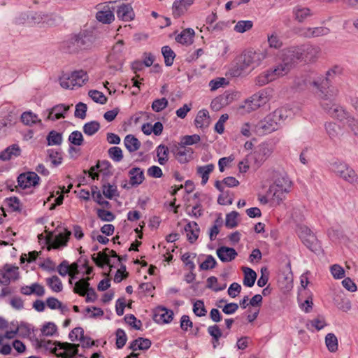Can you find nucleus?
Here are the masks:
<instances>
[{"instance_id":"f257e3e1","label":"nucleus","mask_w":358,"mask_h":358,"mask_svg":"<svg viewBox=\"0 0 358 358\" xmlns=\"http://www.w3.org/2000/svg\"><path fill=\"white\" fill-rule=\"evenodd\" d=\"M336 69L337 67L329 69L326 72L325 76H319L311 83L313 92L320 100V104L329 102L331 104V101H334L338 94V90L332 85Z\"/></svg>"},{"instance_id":"f03ea898","label":"nucleus","mask_w":358,"mask_h":358,"mask_svg":"<svg viewBox=\"0 0 358 358\" xmlns=\"http://www.w3.org/2000/svg\"><path fill=\"white\" fill-rule=\"evenodd\" d=\"M292 115L291 110L287 108H279L266 115L255 125V131L259 135L271 134L276 131Z\"/></svg>"},{"instance_id":"7ed1b4c3","label":"nucleus","mask_w":358,"mask_h":358,"mask_svg":"<svg viewBox=\"0 0 358 358\" xmlns=\"http://www.w3.org/2000/svg\"><path fill=\"white\" fill-rule=\"evenodd\" d=\"M267 57L266 50L245 51L237 59L236 64L231 69V74L238 77L243 74L248 69H254L259 66Z\"/></svg>"},{"instance_id":"20e7f679","label":"nucleus","mask_w":358,"mask_h":358,"mask_svg":"<svg viewBox=\"0 0 358 358\" xmlns=\"http://www.w3.org/2000/svg\"><path fill=\"white\" fill-rule=\"evenodd\" d=\"M94 36L86 31H80L78 34H72L64 41L62 45L64 52L70 54L78 53L82 50L91 49L94 46Z\"/></svg>"},{"instance_id":"39448f33","label":"nucleus","mask_w":358,"mask_h":358,"mask_svg":"<svg viewBox=\"0 0 358 358\" xmlns=\"http://www.w3.org/2000/svg\"><path fill=\"white\" fill-rule=\"evenodd\" d=\"M302 61V50L299 47H291L284 50L281 57V62L275 67L284 76L287 74L299 62Z\"/></svg>"},{"instance_id":"423d86ee","label":"nucleus","mask_w":358,"mask_h":358,"mask_svg":"<svg viewBox=\"0 0 358 358\" xmlns=\"http://www.w3.org/2000/svg\"><path fill=\"white\" fill-rule=\"evenodd\" d=\"M329 169L345 182L354 186L358 185V175L347 163L338 159L332 161L329 164Z\"/></svg>"},{"instance_id":"0eeeda50","label":"nucleus","mask_w":358,"mask_h":358,"mask_svg":"<svg viewBox=\"0 0 358 358\" xmlns=\"http://www.w3.org/2000/svg\"><path fill=\"white\" fill-rule=\"evenodd\" d=\"M297 233L303 243L312 252L317 253L321 250V245L317 237L306 226H300Z\"/></svg>"},{"instance_id":"6e6552de","label":"nucleus","mask_w":358,"mask_h":358,"mask_svg":"<svg viewBox=\"0 0 358 358\" xmlns=\"http://www.w3.org/2000/svg\"><path fill=\"white\" fill-rule=\"evenodd\" d=\"M90 278H83L75 283L73 292L80 296H86V302H94L96 299V294L89 283Z\"/></svg>"},{"instance_id":"1a4fd4ad","label":"nucleus","mask_w":358,"mask_h":358,"mask_svg":"<svg viewBox=\"0 0 358 358\" xmlns=\"http://www.w3.org/2000/svg\"><path fill=\"white\" fill-rule=\"evenodd\" d=\"M87 80V73L83 71H74L67 78L62 77L60 80V85L64 89H73L76 87H81Z\"/></svg>"},{"instance_id":"9d476101","label":"nucleus","mask_w":358,"mask_h":358,"mask_svg":"<svg viewBox=\"0 0 358 358\" xmlns=\"http://www.w3.org/2000/svg\"><path fill=\"white\" fill-rule=\"evenodd\" d=\"M321 106L331 117L336 118L339 121L345 120L348 125L349 119L355 118L349 115L348 113L346 112L343 107L335 104L334 101H331V104H329V102L322 103Z\"/></svg>"},{"instance_id":"9b49d317","label":"nucleus","mask_w":358,"mask_h":358,"mask_svg":"<svg viewBox=\"0 0 358 358\" xmlns=\"http://www.w3.org/2000/svg\"><path fill=\"white\" fill-rule=\"evenodd\" d=\"M171 152L173 154L176 159L180 164H187L193 159L194 151L190 148H187L181 145H174Z\"/></svg>"},{"instance_id":"f8f14e48","label":"nucleus","mask_w":358,"mask_h":358,"mask_svg":"<svg viewBox=\"0 0 358 358\" xmlns=\"http://www.w3.org/2000/svg\"><path fill=\"white\" fill-rule=\"evenodd\" d=\"M110 257L117 259L118 255L115 250L108 248H106L103 252H98L96 256L95 254L92 256V259L94 263L101 268H103L104 265H107L110 267L113 266Z\"/></svg>"},{"instance_id":"ddd939ff","label":"nucleus","mask_w":358,"mask_h":358,"mask_svg":"<svg viewBox=\"0 0 358 358\" xmlns=\"http://www.w3.org/2000/svg\"><path fill=\"white\" fill-rule=\"evenodd\" d=\"M268 101V93L262 90L253 94L249 100L245 101V107L249 110H255Z\"/></svg>"},{"instance_id":"4468645a","label":"nucleus","mask_w":358,"mask_h":358,"mask_svg":"<svg viewBox=\"0 0 358 358\" xmlns=\"http://www.w3.org/2000/svg\"><path fill=\"white\" fill-rule=\"evenodd\" d=\"M282 76L278 69L275 66L262 72L257 76L255 79V83L256 85L262 87Z\"/></svg>"},{"instance_id":"2eb2a0df","label":"nucleus","mask_w":358,"mask_h":358,"mask_svg":"<svg viewBox=\"0 0 358 358\" xmlns=\"http://www.w3.org/2000/svg\"><path fill=\"white\" fill-rule=\"evenodd\" d=\"M19 278L18 267L6 264L0 270V284L8 285L11 280H16Z\"/></svg>"},{"instance_id":"dca6fc26","label":"nucleus","mask_w":358,"mask_h":358,"mask_svg":"<svg viewBox=\"0 0 358 358\" xmlns=\"http://www.w3.org/2000/svg\"><path fill=\"white\" fill-rule=\"evenodd\" d=\"M39 180L40 178L35 172L23 173L17 177L18 186L22 189L34 187Z\"/></svg>"},{"instance_id":"f3484780","label":"nucleus","mask_w":358,"mask_h":358,"mask_svg":"<svg viewBox=\"0 0 358 358\" xmlns=\"http://www.w3.org/2000/svg\"><path fill=\"white\" fill-rule=\"evenodd\" d=\"M111 169L112 166L108 161H99L96 166H92L90 169L89 171V175L94 180L98 179L99 173L96 171L102 173L104 176H108L112 174Z\"/></svg>"},{"instance_id":"a211bd4d","label":"nucleus","mask_w":358,"mask_h":358,"mask_svg":"<svg viewBox=\"0 0 358 358\" xmlns=\"http://www.w3.org/2000/svg\"><path fill=\"white\" fill-rule=\"evenodd\" d=\"M117 16L120 20L125 22L131 21L134 19V12L131 3H122L117 6Z\"/></svg>"},{"instance_id":"6ab92c4d","label":"nucleus","mask_w":358,"mask_h":358,"mask_svg":"<svg viewBox=\"0 0 358 358\" xmlns=\"http://www.w3.org/2000/svg\"><path fill=\"white\" fill-rule=\"evenodd\" d=\"M57 346L64 350L63 352L56 354L58 357L71 358L78 354L79 345L58 342Z\"/></svg>"},{"instance_id":"aec40b11","label":"nucleus","mask_w":358,"mask_h":358,"mask_svg":"<svg viewBox=\"0 0 358 358\" xmlns=\"http://www.w3.org/2000/svg\"><path fill=\"white\" fill-rule=\"evenodd\" d=\"M302 50V60L313 62L319 57L320 48L318 46L306 45L299 47Z\"/></svg>"},{"instance_id":"412c9836","label":"nucleus","mask_w":358,"mask_h":358,"mask_svg":"<svg viewBox=\"0 0 358 358\" xmlns=\"http://www.w3.org/2000/svg\"><path fill=\"white\" fill-rule=\"evenodd\" d=\"M194 3V0H175L173 3V15L178 18L183 15Z\"/></svg>"},{"instance_id":"4be33fe9","label":"nucleus","mask_w":358,"mask_h":358,"mask_svg":"<svg viewBox=\"0 0 358 358\" xmlns=\"http://www.w3.org/2000/svg\"><path fill=\"white\" fill-rule=\"evenodd\" d=\"M218 258L222 262H229L234 260L238 255L235 249L227 246H221L216 251Z\"/></svg>"},{"instance_id":"5701e85b","label":"nucleus","mask_w":358,"mask_h":358,"mask_svg":"<svg viewBox=\"0 0 358 358\" xmlns=\"http://www.w3.org/2000/svg\"><path fill=\"white\" fill-rule=\"evenodd\" d=\"M69 109V106L60 103L53 106L48 110V120H57L61 118H64V113H66Z\"/></svg>"},{"instance_id":"b1692460","label":"nucleus","mask_w":358,"mask_h":358,"mask_svg":"<svg viewBox=\"0 0 358 358\" xmlns=\"http://www.w3.org/2000/svg\"><path fill=\"white\" fill-rule=\"evenodd\" d=\"M292 13L294 20L300 23L303 22L308 17L313 15V13L309 8L303 7L301 6L294 7Z\"/></svg>"},{"instance_id":"393cba45","label":"nucleus","mask_w":358,"mask_h":358,"mask_svg":"<svg viewBox=\"0 0 358 358\" xmlns=\"http://www.w3.org/2000/svg\"><path fill=\"white\" fill-rule=\"evenodd\" d=\"M289 190H284V188H280L275 186H270L268 190V196L273 202L279 204L285 197V194Z\"/></svg>"},{"instance_id":"a878e982","label":"nucleus","mask_w":358,"mask_h":358,"mask_svg":"<svg viewBox=\"0 0 358 358\" xmlns=\"http://www.w3.org/2000/svg\"><path fill=\"white\" fill-rule=\"evenodd\" d=\"M185 231L187 234V238L189 243H194L199 234L200 229L196 222H189L185 227Z\"/></svg>"},{"instance_id":"bb28decb","label":"nucleus","mask_w":358,"mask_h":358,"mask_svg":"<svg viewBox=\"0 0 358 358\" xmlns=\"http://www.w3.org/2000/svg\"><path fill=\"white\" fill-rule=\"evenodd\" d=\"M210 123V118L208 111L203 109L198 112L197 115L194 120L195 126L197 128L206 129Z\"/></svg>"},{"instance_id":"cd10ccee","label":"nucleus","mask_w":358,"mask_h":358,"mask_svg":"<svg viewBox=\"0 0 358 358\" xmlns=\"http://www.w3.org/2000/svg\"><path fill=\"white\" fill-rule=\"evenodd\" d=\"M329 29L324 27H317L314 28L308 27L304 29L303 35L307 38H314L326 36L329 34Z\"/></svg>"},{"instance_id":"c85d7f7f","label":"nucleus","mask_w":358,"mask_h":358,"mask_svg":"<svg viewBox=\"0 0 358 358\" xmlns=\"http://www.w3.org/2000/svg\"><path fill=\"white\" fill-rule=\"evenodd\" d=\"M325 130L331 140L338 139L342 135V129L335 122H327L324 125Z\"/></svg>"},{"instance_id":"c756f323","label":"nucleus","mask_w":358,"mask_h":358,"mask_svg":"<svg viewBox=\"0 0 358 358\" xmlns=\"http://www.w3.org/2000/svg\"><path fill=\"white\" fill-rule=\"evenodd\" d=\"M313 80V79L311 78L308 73L301 74L300 76L295 77L293 83V87L297 90H303L307 87L308 85L311 86Z\"/></svg>"},{"instance_id":"7c9ffc66","label":"nucleus","mask_w":358,"mask_h":358,"mask_svg":"<svg viewBox=\"0 0 358 358\" xmlns=\"http://www.w3.org/2000/svg\"><path fill=\"white\" fill-rule=\"evenodd\" d=\"M173 313L166 308H160L155 314L154 319L157 322L169 323L173 320Z\"/></svg>"},{"instance_id":"2f4dec72","label":"nucleus","mask_w":358,"mask_h":358,"mask_svg":"<svg viewBox=\"0 0 358 358\" xmlns=\"http://www.w3.org/2000/svg\"><path fill=\"white\" fill-rule=\"evenodd\" d=\"M21 154V150L18 145L13 144L8 147L0 154V159L3 161L9 160L12 157H18Z\"/></svg>"},{"instance_id":"473e14b6","label":"nucleus","mask_w":358,"mask_h":358,"mask_svg":"<svg viewBox=\"0 0 358 358\" xmlns=\"http://www.w3.org/2000/svg\"><path fill=\"white\" fill-rule=\"evenodd\" d=\"M155 151L158 163L160 165L166 164L169 161V155L170 152L169 148L164 144H160L156 148Z\"/></svg>"},{"instance_id":"72a5a7b5","label":"nucleus","mask_w":358,"mask_h":358,"mask_svg":"<svg viewBox=\"0 0 358 358\" xmlns=\"http://www.w3.org/2000/svg\"><path fill=\"white\" fill-rule=\"evenodd\" d=\"M215 169V166L213 164H209L206 166H198L196 169V173L199 175L202 180H201V185H205L208 179H209V174L213 171Z\"/></svg>"},{"instance_id":"f704fd0d","label":"nucleus","mask_w":358,"mask_h":358,"mask_svg":"<svg viewBox=\"0 0 358 358\" xmlns=\"http://www.w3.org/2000/svg\"><path fill=\"white\" fill-rule=\"evenodd\" d=\"M208 333L212 337V343L213 348H216L220 344V338L222 336V331L218 325L214 324L208 327Z\"/></svg>"},{"instance_id":"c9c22d12","label":"nucleus","mask_w":358,"mask_h":358,"mask_svg":"<svg viewBox=\"0 0 358 358\" xmlns=\"http://www.w3.org/2000/svg\"><path fill=\"white\" fill-rule=\"evenodd\" d=\"M243 285L249 287H252L257 278V273L255 271L248 267L243 268Z\"/></svg>"},{"instance_id":"e433bc0d","label":"nucleus","mask_w":358,"mask_h":358,"mask_svg":"<svg viewBox=\"0 0 358 358\" xmlns=\"http://www.w3.org/2000/svg\"><path fill=\"white\" fill-rule=\"evenodd\" d=\"M194 36V31L192 29H186L178 35L176 38L177 42L182 44H189L192 42Z\"/></svg>"},{"instance_id":"4c0bfd02","label":"nucleus","mask_w":358,"mask_h":358,"mask_svg":"<svg viewBox=\"0 0 358 358\" xmlns=\"http://www.w3.org/2000/svg\"><path fill=\"white\" fill-rule=\"evenodd\" d=\"M271 186L284 188V190H289L291 187V181L286 176L276 174L274 176V182Z\"/></svg>"},{"instance_id":"58836bf2","label":"nucleus","mask_w":358,"mask_h":358,"mask_svg":"<svg viewBox=\"0 0 358 358\" xmlns=\"http://www.w3.org/2000/svg\"><path fill=\"white\" fill-rule=\"evenodd\" d=\"M71 231L66 230L64 233H59L57 235L53 241L52 247L54 248H59L65 246L69 241L71 235Z\"/></svg>"},{"instance_id":"ea45409f","label":"nucleus","mask_w":358,"mask_h":358,"mask_svg":"<svg viewBox=\"0 0 358 358\" xmlns=\"http://www.w3.org/2000/svg\"><path fill=\"white\" fill-rule=\"evenodd\" d=\"M96 18L99 22L104 24H110L114 20L115 17L113 13L108 8L105 10L98 11L96 14Z\"/></svg>"},{"instance_id":"a19ab883","label":"nucleus","mask_w":358,"mask_h":358,"mask_svg":"<svg viewBox=\"0 0 358 358\" xmlns=\"http://www.w3.org/2000/svg\"><path fill=\"white\" fill-rule=\"evenodd\" d=\"M47 285L55 292L62 291L63 285L62 280L57 275H53L46 279Z\"/></svg>"},{"instance_id":"79ce46f5","label":"nucleus","mask_w":358,"mask_h":358,"mask_svg":"<svg viewBox=\"0 0 358 358\" xmlns=\"http://www.w3.org/2000/svg\"><path fill=\"white\" fill-rule=\"evenodd\" d=\"M325 344L331 352H335L338 350V339L337 337L333 333H329L325 337Z\"/></svg>"},{"instance_id":"37998d69","label":"nucleus","mask_w":358,"mask_h":358,"mask_svg":"<svg viewBox=\"0 0 358 358\" xmlns=\"http://www.w3.org/2000/svg\"><path fill=\"white\" fill-rule=\"evenodd\" d=\"M48 156L50 160L51 161V164L53 166H57L62 162V152L55 149H48Z\"/></svg>"},{"instance_id":"c03bdc74","label":"nucleus","mask_w":358,"mask_h":358,"mask_svg":"<svg viewBox=\"0 0 358 358\" xmlns=\"http://www.w3.org/2000/svg\"><path fill=\"white\" fill-rule=\"evenodd\" d=\"M162 53L164 56L166 66H171L173 64L174 58L176 57L175 52L169 46L166 45L162 47Z\"/></svg>"},{"instance_id":"a18cd8bd","label":"nucleus","mask_w":358,"mask_h":358,"mask_svg":"<svg viewBox=\"0 0 358 358\" xmlns=\"http://www.w3.org/2000/svg\"><path fill=\"white\" fill-rule=\"evenodd\" d=\"M37 347L38 348H43L47 350H50L52 353L57 354L56 351L57 350V346L58 342H52L50 340H37Z\"/></svg>"},{"instance_id":"49530a36","label":"nucleus","mask_w":358,"mask_h":358,"mask_svg":"<svg viewBox=\"0 0 358 358\" xmlns=\"http://www.w3.org/2000/svg\"><path fill=\"white\" fill-rule=\"evenodd\" d=\"M21 120L24 124L29 126L41 121L38 116L31 111L24 112L21 115Z\"/></svg>"},{"instance_id":"de8ad7c7","label":"nucleus","mask_w":358,"mask_h":358,"mask_svg":"<svg viewBox=\"0 0 358 358\" xmlns=\"http://www.w3.org/2000/svg\"><path fill=\"white\" fill-rule=\"evenodd\" d=\"M100 129V124L97 121L87 122L83 126V132L88 136H92Z\"/></svg>"},{"instance_id":"09e8293b","label":"nucleus","mask_w":358,"mask_h":358,"mask_svg":"<svg viewBox=\"0 0 358 358\" xmlns=\"http://www.w3.org/2000/svg\"><path fill=\"white\" fill-rule=\"evenodd\" d=\"M48 145H60L62 142V135L55 131H51L47 136Z\"/></svg>"},{"instance_id":"8fccbe9b","label":"nucleus","mask_w":358,"mask_h":358,"mask_svg":"<svg viewBox=\"0 0 358 358\" xmlns=\"http://www.w3.org/2000/svg\"><path fill=\"white\" fill-rule=\"evenodd\" d=\"M253 26V22L251 20H241L238 21L234 27V30L238 33H244Z\"/></svg>"},{"instance_id":"3c124183","label":"nucleus","mask_w":358,"mask_h":358,"mask_svg":"<svg viewBox=\"0 0 358 358\" xmlns=\"http://www.w3.org/2000/svg\"><path fill=\"white\" fill-rule=\"evenodd\" d=\"M90 97L96 103L104 104L107 101L106 96L98 90H90L88 93Z\"/></svg>"},{"instance_id":"603ef678","label":"nucleus","mask_w":358,"mask_h":358,"mask_svg":"<svg viewBox=\"0 0 358 358\" xmlns=\"http://www.w3.org/2000/svg\"><path fill=\"white\" fill-rule=\"evenodd\" d=\"M238 213L232 211L226 215L225 226L229 229L236 227L238 225L237 218Z\"/></svg>"},{"instance_id":"864d4df0","label":"nucleus","mask_w":358,"mask_h":358,"mask_svg":"<svg viewBox=\"0 0 358 358\" xmlns=\"http://www.w3.org/2000/svg\"><path fill=\"white\" fill-rule=\"evenodd\" d=\"M57 331L56 324L53 322H47L43 324L41 333L45 336H52Z\"/></svg>"},{"instance_id":"5fc2aeb1","label":"nucleus","mask_w":358,"mask_h":358,"mask_svg":"<svg viewBox=\"0 0 358 358\" xmlns=\"http://www.w3.org/2000/svg\"><path fill=\"white\" fill-rule=\"evenodd\" d=\"M69 141L74 145L80 146L83 143V136L80 131H74L69 136Z\"/></svg>"},{"instance_id":"6e6d98bb","label":"nucleus","mask_w":358,"mask_h":358,"mask_svg":"<svg viewBox=\"0 0 358 358\" xmlns=\"http://www.w3.org/2000/svg\"><path fill=\"white\" fill-rule=\"evenodd\" d=\"M193 312L198 317L205 316L207 310L205 308L204 303L201 300H197L193 305Z\"/></svg>"},{"instance_id":"4d7b16f0","label":"nucleus","mask_w":358,"mask_h":358,"mask_svg":"<svg viewBox=\"0 0 358 358\" xmlns=\"http://www.w3.org/2000/svg\"><path fill=\"white\" fill-rule=\"evenodd\" d=\"M108 153L109 157L115 162H120L123 158L122 151L119 147H111L108 149Z\"/></svg>"},{"instance_id":"13d9d810","label":"nucleus","mask_w":358,"mask_h":358,"mask_svg":"<svg viewBox=\"0 0 358 358\" xmlns=\"http://www.w3.org/2000/svg\"><path fill=\"white\" fill-rule=\"evenodd\" d=\"M168 106V100L166 98L157 99L152 103V108L155 112H161Z\"/></svg>"},{"instance_id":"bf43d9fd","label":"nucleus","mask_w":358,"mask_h":358,"mask_svg":"<svg viewBox=\"0 0 358 358\" xmlns=\"http://www.w3.org/2000/svg\"><path fill=\"white\" fill-rule=\"evenodd\" d=\"M200 136L197 134H194L191 136L187 135L182 138L181 141L179 144L186 147V145H191L194 143H197L198 142L200 141Z\"/></svg>"},{"instance_id":"052dcab7","label":"nucleus","mask_w":358,"mask_h":358,"mask_svg":"<svg viewBox=\"0 0 358 358\" xmlns=\"http://www.w3.org/2000/svg\"><path fill=\"white\" fill-rule=\"evenodd\" d=\"M151 346V341L148 338L138 337L136 338V350H146Z\"/></svg>"},{"instance_id":"680f3d73","label":"nucleus","mask_w":358,"mask_h":358,"mask_svg":"<svg viewBox=\"0 0 358 358\" xmlns=\"http://www.w3.org/2000/svg\"><path fill=\"white\" fill-rule=\"evenodd\" d=\"M229 82L224 78H217L209 82L211 91H215L221 87L228 85Z\"/></svg>"},{"instance_id":"e2e57ef3","label":"nucleus","mask_w":358,"mask_h":358,"mask_svg":"<svg viewBox=\"0 0 358 358\" xmlns=\"http://www.w3.org/2000/svg\"><path fill=\"white\" fill-rule=\"evenodd\" d=\"M196 256V253H189L186 252L182 255L181 259L185 264V265L188 267L189 271H194L195 268L194 263L190 259V258H195Z\"/></svg>"},{"instance_id":"0e129e2a","label":"nucleus","mask_w":358,"mask_h":358,"mask_svg":"<svg viewBox=\"0 0 358 358\" xmlns=\"http://www.w3.org/2000/svg\"><path fill=\"white\" fill-rule=\"evenodd\" d=\"M217 265V262L215 258L209 255L206 257V260L200 264L201 270H208L215 268Z\"/></svg>"},{"instance_id":"69168bd1","label":"nucleus","mask_w":358,"mask_h":358,"mask_svg":"<svg viewBox=\"0 0 358 358\" xmlns=\"http://www.w3.org/2000/svg\"><path fill=\"white\" fill-rule=\"evenodd\" d=\"M102 189L103 195L108 199H111L117 194V187L115 185H103Z\"/></svg>"},{"instance_id":"338daca9","label":"nucleus","mask_w":358,"mask_h":358,"mask_svg":"<svg viewBox=\"0 0 358 358\" xmlns=\"http://www.w3.org/2000/svg\"><path fill=\"white\" fill-rule=\"evenodd\" d=\"M87 105L83 102H79L76 106L74 115L75 117L80 119H84L86 117Z\"/></svg>"},{"instance_id":"774afa93","label":"nucleus","mask_w":358,"mask_h":358,"mask_svg":"<svg viewBox=\"0 0 358 358\" xmlns=\"http://www.w3.org/2000/svg\"><path fill=\"white\" fill-rule=\"evenodd\" d=\"M331 273L336 279H341L345 277L344 269L338 264H334L330 268Z\"/></svg>"}]
</instances>
